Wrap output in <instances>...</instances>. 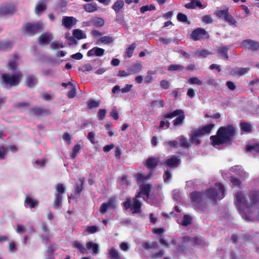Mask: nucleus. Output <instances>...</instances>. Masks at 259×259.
<instances>
[{
	"instance_id": "31",
	"label": "nucleus",
	"mask_w": 259,
	"mask_h": 259,
	"mask_svg": "<svg viewBox=\"0 0 259 259\" xmlns=\"http://www.w3.org/2000/svg\"><path fill=\"white\" fill-rule=\"evenodd\" d=\"M83 8L88 12H93L97 10V5L95 4L89 3L85 4Z\"/></svg>"
},
{
	"instance_id": "10",
	"label": "nucleus",
	"mask_w": 259,
	"mask_h": 259,
	"mask_svg": "<svg viewBox=\"0 0 259 259\" xmlns=\"http://www.w3.org/2000/svg\"><path fill=\"white\" fill-rule=\"evenodd\" d=\"M191 37L193 40H197L202 38H208L209 36L204 29L199 28L192 31Z\"/></svg>"
},
{
	"instance_id": "12",
	"label": "nucleus",
	"mask_w": 259,
	"mask_h": 259,
	"mask_svg": "<svg viewBox=\"0 0 259 259\" xmlns=\"http://www.w3.org/2000/svg\"><path fill=\"white\" fill-rule=\"evenodd\" d=\"M180 162V159L176 156H172L165 161L164 164L169 167H176L178 166Z\"/></svg>"
},
{
	"instance_id": "7",
	"label": "nucleus",
	"mask_w": 259,
	"mask_h": 259,
	"mask_svg": "<svg viewBox=\"0 0 259 259\" xmlns=\"http://www.w3.org/2000/svg\"><path fill=\"white\" fill-rule=\"evenodd\" d=\"M177 116H178L173 120V125L174 126H181L182 125L185 119V115L182 110H176L172 112L165 114L164 117L165 118H171Z\"/></svg>"
},
{
	"instance_id": "30",
	"label": "nucleus",
	"mask_w": 259,
	"mask_h": 259,
	"mask_svg": "<svg viewBox=\"0 0 259 259\" xmlns=\"http://www.w3.org/2000/svg\"><path fill=\"white\" fill-rule=\"evenodd\" d=\"M113 38L110 36H104L100 37L97 41V44H100L101 43L105 44H108L113 41Z\"/></svg>"
},
{
	"instance_id": "43",
	"label": "nucleus",
	"mask_w": 259,
	"mask_h": 259,
	"mask_svg": "<svg viewBox=\"0 0 259 259\" xmlns=\"http://www.w3.org/2000/svg\"><path fill=\"white\" fill-rule=\"evenodd\" d=\"M188 82L191 84H195L199 85H201L203 84V82L201 80H199L196 77H191L189 78L188 80Z\"/></svg>"
},
{
	"instance_id": "40",
	"label": "nucleus",
	"mask_w": 259,
	"mask_h": 259,
	"mask_svg": "<svg viewBox=\"0 0 259 259\" xmlns=\"http://www.w3.org/2000/svg\"><path fill=\"white\" fill-rule=\"evenodd\" d=\"M136 46V44L133 43L126 49L125 52V57L130 58L132 56Z\"/></svg>"
},
{
	"instance_id": "47",
	"label": "nucleus",
	"mask_w": 259,
	"mask_h": 259,
	"mask_svg": "<svg viewBox=\"0 0 259 259\" xmlns=\"http://www.w3.org/2000/svg\"><path fill=\"white\" fill-rule=\"evenodd\" d=\"M155 9V7L153 5H150L149 6H144L140 8V12L142 13H144L145 12L148 11L154 10Z\"/></svg>"
},
{
	"instance_id": "21",
	"label": "nucleus",
	"mask_w": 259,
	"mask_h": 259,
	"mask_svg": "<svg viewBox=\"0 0 259 259\" xmlns=\"http://www.w3.org/2000/svg\"><path fill=\"white\" fill-rule=\"evenodd\" d=\"M124 2L122 0H117L112 6V9L114 11L116 14H119L123 8Z\"/></svg>"
},
{
	"instance_id": "42",
	"label": "nucleus",
	"mask_w": 259,
	"mask_h": 259,
	"mask_svg": "<svg viewBox=\"0 0 259 259\" xmlns=\"http://www.w3.org/2000/svg\"><path fill=\"white\" fill-rule=\"evenodd\" d=\"M210 53L207 50H198L194 54L196 56L202 57H206Z\"/></svg>"
},
{
	"instance_id": "3",
	"label": "nucleus",
	"mask_w": 259,
	"mask_h": 259,
	"mask_svg": "<svg viewBox=\"0 0 259 259\" xmlns=\"http://www.w3.org/2000/svg\"><path fill=\"white\" fill-rule=\"evenodd\" d=\"M22 76V72L20 71L16 72L13 74L3 73L2 74V83L5 85L16 86L19 83Z\"/></svg>"
},
{
	"instance_id": "39",
	"label": "nucleus",
	"mask_w": 259,
	"mask_h": 259,
	"mask_svg": "<svg viewBox=\"0 0 259 259\" xmlns=\"http://www.w3.org/2000/svg\"><path fill=\"white\" fill-rule=\"evenodd\" d=\"M150 106L152 107H162L164 106V102L162 100L152 101L150 103Z\"/></svg>"
},
{
	"instance_id": "52",
	"label": "nucleus",
	"mask_w": 259,
	"mask_h": 259,
	"mask_svg": "<svg viewBox=\"0 0 259 259\" xmlns=\"http://www.w3.org/2000/svg\"><path fill=\"white\" fill-rule=\"evenodd\" d=\"M41 228H42V230L44 231V232L45 233V236H42L41 237L42 239L44 240L45 238H46V239L48 240V237L47 233L48 231V226H47V225L46 224V223H44L42 224Z\"/></svg>"
},
{
	"instance_id": "46",
	"label": "nucleus",
	"mask_w": 259,
	"mask_h": 259,
	"mask_svg": "<svg viewBox=\"0 0 259 259\" xmlns=\"http://www.w3.org/2000/svg\"><path fill=\"white\" fill-rule=\"evenodd\" d=\"M64 47L63 43L60 41H53L51 44V48L53 50L63 48Z\"/></svg>"
},
{
	"instance_id": "28",
	"label": "nucleus",
	"mask_w": 259,
	"mask_h": 259,
	"mask_svg": "<svg viewBox=\"0 0 259 259\" xmlns=\"http://www.w3.org/2000/svg\"><path fill=\"white\" fill-rule=\"evenodd\" d=\"M73 35L74 37L78 39L85 38L87 37L85 32L80 29H74L73 31Z\"/></svg>"
},
{
	"instance_id": "11",
	"label": "nucleus",
	"mask_w": 259,
	"mask_h": 259,
	"mask_svg": "<svg viewBox=\"0 0 259 259\" xmlns=\"http://www.w3.org/2000/svg\"><path fill=\"white\" fill-rule=\"evenodd\" d=\"M77 20L73 17L64 16L62 18V25L66 28L70 29L75 25Z\"/></svg>"
},
{
	"instance_id": "29",
	"label": "nucleus",
	"mask_w": 259,
	"mask_h": 259,
	"mask_svg": "<svg viewBox=\"0 0 259 259\" xmlns=\"http://www.w3.org/2000/svg\"><path fill=\"white\" fill-rule=\"evenodd\" d=\"M183 241L184 242H191V243L196 244V245H201L202 244V241L201 239L198 237H194L193 238H190L189 237H183Z\"/></svg>"
},
{
	"instance_id": "8",
	"label": "nucleus",
	"mask_w": 259,
	"mask_h": 259,
	"mask_svg": "<svg viewBox=\"0 0 259 259\" xmlns=\"http://www.w3.org/2000/svg\"><path fill=\"white\" fill-rule=\"evenodd\" d=\"M41 28V25L39 23H27L23 28L25 35L32 36L38 33Z\"/></svg>"
},
{
	"instance_id": "16",
	"label": "nucleus",
	"mask_w": 259,
	"mask_h": 259,
	"mask_svg": "<svg viewBox=\"0 0 259 259\" xmlns=\"http://www.w3.org/2000/svg\"><path fill=\"white\" fill-rule=\"evenodd\" d=\"M213 126L214 124H209L195 131L201 137L206 134H208L210 132L211 130L213 127Z\"/></svg>"
},
{
	"instance_id": "20",
	"label": "nucleus",
	"mask_w": 259,
	"mask_h": 259,
	"mask_svg": "<svg viewBox=\"0 0 259 259\" xmlns=\"http://www.w3.org/2000/svg\"><path fill=\"white\" fill-rule=\"evenodd\" d=\"M185 7L188 9H194L196 7L203 8L202 5L199 0H190V2L186 4Z\"/></svg>"
},
{
	"instance_id": "34",
	"label": "nucleus",
	"mask_w": 259,
	"mask_h": 259,
	"mask_svg": "<svg viewBox=\"0 0 259 259\" xmlns=\"http://www.w3.org/2000/svg\"><path fill=\"white\" fill-rule=\"evenodd\" d=\"M12 43L9 40L0 41V50H5L11 48Z\"/></svg>"
},
{
	"instance_id": "64",
	"label": "nucleus",
	"mask_w": 259,
	"mask_h": 259,
	"mask_svg": "<svg viewBox=\"0 0 259 259\" xmlns=\"http://www.w3.org/2000/svg\"><path fill=\"white\" fill-rule=\"evenodd\" d=\"M86 231L90 234H93L98 231V227L95 226L88 227Z\"/></svg>"
},
{
	"instance_id": "13",
	"label": "nucleus",
	"mask_w": 259,
	"mask_h": 259,
	"mask_svg": "<svg viewBox=\"0 0 259 259\" xmlns=\"http://www.w3.org/2000/svg\"><path fill=\"white\" fill-rule=\"evenodd\" d=\"M250 70L249 68H239L236 67L233 68L230 72V74L232 76H242L246 74Z\"/></svg>"
},
{
	"instance_id": "18",
	"label": "nucleus",
	"mask_w": 259,
	"mask_h": 259,
	"mask_svg": "<svg viewBox=\"0 0 259 259\" xmlns=\"http://www.w3.org/2000/svg\"><path fill=\"white\" fill-rule=\"evenodd\" d=\"M159 159L158 158L150 157L149 158L145 163L146 166L149 169H153L156 167Z\"/></svg>"
},
{
	"instance_id": "14",
	"label": "nucleus",
	"mask_w": 259,
	"mask_h": 259,
	"mask_svg": "<svg viewBox=\"0 0 259 259\" xmlns=\"http://www.w3.org/2000/svg\"><path fill=\"white\" fill-rule=\"evenodd\" d=\"M19 56L15 54L13 56V58L11 59L8 62L9 69L12 71L15 70L19 64Z\"/></svg>"
},
{
	"instance_id": "6",
	"label": "nucleus",
	"mask_w": 259,
	"mask_h": 259,
	"mask_svg": "<svg viewBox=\"0 0 259 259\" xmlns=\"http://www.w3.org/2000/svg\"><path fill=\"white\" fill-rule=\"evenodd\" d=\"M123 206L125 209L131 208L133 213H138L141 212V203L136 199L133 198L132 200L130 198H126L123 203Z\"/></svg>"
},
{
	"instance_id": "54",
	"label": "nucleus",
	"mask_w": 259,
	"mask_h": 259,
	"mask_svg": "<svg viewBox=\"0 0 259 259\" xmlns=\"http://www.w3.org/2000/svg\"><path fill=\"white\" fill-rule=\"evenodd\" d=\"M106 113V111L105 109H100L98 111L97 116L99 120H103Z\"/></svg>"
},
{
	"instance_id": "27",
	"label": "nucleus",
	"mask_w": 259,
	"mask_h": 259,
	"mask_svg": "<svg viewBox=\"0 0 259 259\" xmlns=\"http://www.w3.org/2000/svg\"><path fill=\"white\" fill-rule=\"evenodd\" d=\"M25 203L31 208L35 207L38 204V201L36 199H33L28 196L26 197Z\"/></svg>"
},
{
	"instance_id": "33",
	"label": "nucleus",
	"mask_w": 259,
	"mask_h": 259,
	"mask_svg": "<svg viewBox=\"0 0 259 259\" xmlns=\"http://www.w3.org/2000/svg\"><path fill=\"white\" fill-rule=\"evenodd\" d=\"M247 151L252 153L259 152V144H254L251 145H248L246 147Z\"/></svg>"
},
{
	"instance_id": "49",
	"label": "nucleus",
	"mask_w": 259,
	"mask_h": 259,
	"mask_svg": "<svg viewBox=\"0 0 259 259\" xmlns=\"http://www.w3.org/2000/svg\"><path fill=\"white\" fill-rule=\"evenodd\" d=\"M179 138L182 147H189L190 146L189 143L185 137L181 136Z\"/></svg>"
},
{
	"instance_id": "9",
	"label": "nucleus",
	"mask_w": 259,
	"mask_h": 259,
	"mask_svg": "<svg viewBox=\"0 0 259 259\" xmlns=\"http://www.w3.org/2000/svg\"><path fill=\"white\" fill-rule=\"evenodd\" d=\"M241 46L244 48L251 51H256L259 50V42L250 39L243 41Z\"/></svg>"
},
{
	"instance_id": "44",
	"label": "nucleus",
	"mask_w": 259,
	"mask_h": 259,
	"mask_svg": "<svg viewBox=\"0 0 259 259\" xmlns=\"http://www.w3.org/2000/svg\"><path fill=\"white\" fill-rule=\"evenodd\" d=\"M192 218L189 215H185L183 218L182 225L184 226H187L191 223Z\"/></svg>"
},
{
	"instance_id": "50",
	"label": "nucleus",
	"mask_w": 259,
	"mask_h": 259,
	"mask_svg": "<svg viewBox=\"0 0 259 259\" xmlns=\"http://www.w3.org/2000/svg\"><path fill=\"white\" fill-rule=\"evenodd\" d=\"M92 69H93L92 66L90 64H89V63L84 64L79 69V70H81L83 72L90 71Z\"/></svg>"
},
{
	"instance_id": "23",
	"label": "nucleus",
	"mask_w": 259,
	"mask_h": 259,
	"mask_svg": "<svg viewBox=\"0 0 259 259\" xmlns=\"http://www.w3.org/2000/svg\"><path fill=\"white\" fill-rule=\"evenodd\" d=\"M47 8V4L45 2H39L36 5L35 12L36 15H39L44 12Z\"/></svg>"
},
{
	"instance_id": "22",
	"label": "nucleus",
	"mask_w": 259,
	"mask_h": 259,
	"mask_svg": "<svg viewBox=\"0 0 259 259\" xmlns=\"http://www.w3.org/2000/svg\"><path fill=\"white\" fill-rule=\"evenodd\" d=\"M52 39L51 34L43 33L39 36V42L41 45L48 44Z\"/></svg>"
},
{
	"instance_id": "25",
	"label": "nucleus",
	"mask_w": 259,
	"mask_h": 259,
	"mask_svg": "<svg viewBox=\"0 0 259 259\" xmlns=\"http://www.w3.org/2000/svg\"><path fill=\"white\" fill-rule=\"evenodd\" d=\"M26 83L29 88H33L37 84V79L34 75H28L26 78Z\"/></svg>"
},
{
	"instance_id": "1",
	"label": "nucleus",
	"mask_w": 259,
	"mask_h": 259,
	"mask_svg": "<svg viewBox=\"0 0 259 259\" xmlns=\"http://www.w3.org/2000/svg\"><path fill=\"white\" fill-rule=\"evenodd\" d=\"M225 196L224 187L221 183L215 184L213 187L208 189L203 194L196 191L190 194L191 199L194 205L203 211L206 208V198L213 202H216L223 199Z\"/></svg>"
},
{
	"instance_id": "55",
	"label": "nucleus",
	"mask_w": 259,
	"mask_h": 259,
	"mask_svg": "<svg viewBox=\"0 0 259 259\" xmlns=\"http://www.w3.org/2000/svg\"><path fill=\"white\" fill-rule=\"evenodd\" d=\"M164 254V251L163 250H160L158 252L154 253H151L150 257L153 259H155L157 258H160L162 257Z\"/></svg>"
},
{
	"instance_id": "48",
	"label": "nucleus",
	"mask_w": 259,
	"mask_h": 259,
	"mask_svg": "<svg viewBox=\"0 0 259 259\" xmlns=\"http://www.w3.org/2000/svg\"><path fill=\"white\" fill-rule=\"evenodd\" d=\"M105 203L107 205L108 210L114 209L116 206L115 202V200L113 198L109 199L108 201Z\"/></svg>"
},
{
	"instance_id": "57",
	"label": "nucleus",
	"mask_w": 259,
	"mask_h": 259,
	"mask_svg": "<svg viewBox=\"0 0 259 259\" xmlns=\"http://www.w3.org/2000/svg\"><path fill=\"white\" fill-rule=\"evenodd\" d=\"M150 177V176L149 175L146 176L141 173H138L137 175V179L138 181H142L144 180L148 179Z\"/></svg>"
},
{
	"instance_id": "35",
	"label": "nucleus",
	"mask_w": 259,
	"mask_h": 259,
	"mask_svg": "<svg viewBox=\"0 0 259 259\" xmlns=\"http://www.w3.org/2000/svg\"><path fill=\"white\" fill-rule=\"evenodd\" d=\"M240 128L243 132L250 133L252 130V125L247 122H241L240 123Z\"/></svg>"
},
{
	"instance_id": "61",
	"label": "nucleus",
	"mask_w": 259,
	"mask_h": 259,
	"mask_svg": "<svg viewBox=\"0 0 259 259\" xmlns=\"http://www.w3.org/2000/svg\"><path fill=\"white\" fill-rule=\"evenodd\" d=\"M202 21L206 24H210L212 22V19L209 15H205L202 17Z\"/></svg>"
},
{
	"instance_id": "32",
	"label": "nucleus",
	"mask_w": 259,
	"mask_h": 259,
	"mask_svg": "<svg viewBox=\"0 0 259 259\" xmlns=\"http://www.w3.org/2000/svg\"><path fill=\"white\" fill-rule=\"evenodd\" d=\"M108 257L110 259H120L118 252L114 248H111L109 251Z\"/></svg>"
},
{
	"instance_id": "15",
	"label": "nucleus",
	"mask_w": 259,
	"mask_h": 259,
	"mask_svg": "<svg viewBox=\"0 0 259 259\" xmlns=\"http://www.w3.org/2000/svg\"><path fill=\"white\" fill-rule=\"evenodd\" d=\"M105 50L103 49L94 47L91 50H89L87 53L88 56H96L98 57H101L104 54Z\"/></svg>"
},
{
	"instance_id": "4",
	"label": "nucleus",
	"mask_w": 259,
	"mask_h": 259,
	"mask_svg": "<svg viewBox=\"0 0 259 259\" xmlns=\"http://www.w3.org/2000/svg\"><path fill=\"white\" fill-rule=\"evenodd\" d=\"M73 247L77 249L81 253L85 254L87 252V250H92L93 255H96L99 253V246L98 244L92 242H89L86 244V248L82 244L77 241L73 243Z\"/></svg>"
},
{
	"instance_id": "62",
	"label": "nucleus",
	"mask_w": 259,
	"mask_h": 259,
	"mask_svg": "<svg viewBox=\"0 0 259 259\" xmlns=\"http://www.w3.org/2000/svg\"><path fill=\"white\" fill-rule=\"evenodd\" d=\"M46 163V162L44 159L37 160L35 162V164L37 168L44 167Z\"/></svg>"
},
{
	"instance_id": "19",
	"label": "nucleus",
	"mask_w": 259,
	"mask_h": 259,
	"mask_svg": "<svg viewBox=\"0 0 259 259\" xmlns=\"http://www.w3.org/2000/svg\"><path fill=\"white\" fill-rule=\"evenodd\" d=\"M13 5H7L0 8V16L12 13L14 11Z\"/></svg>"
},
{
	"instance_id": "56",
	"label": "nucleus",
	"mask_w": 259,
	"mask_h": 259,
	"mask_svg": "<svg viewBox=\"0 0 259 259\" xmlns=\"http://www.w3.org/2000/svg\"><path fill=\"white\" fill-rule=\"evenodd\" d=\"M177 19L180 22H186L187 21V17L184 14L179 13L177 15Z\"/></svg>"
},
{
	"instance_id": "37",
	"label": "nucleus",
	"mask_w": 259,
	"mask_h": 259,
	"mask_svg": "<svg viewBox=\"0 0 259 259\" xmlns=\"http://www.w3.org/2000/svg\"><path fill=\"white\" fill-rule=\"evenodd\" d=\"M201 137L198 133L195 131L193 132L191 136V141L194 143L196 145H199L200 143V141L198 139V137Z\"/></svg>"
},
{
	"instance_id": "60",
	"label": "nucleus",
	"mask_w": 259,
	"mask_h": 259,
	"mask_svg": "<svg viewBox=\"0 0 259 259\" xmlns=\"http://www.w3.org/2000/svg\"><path fill=\"white\" fill-rule=\"evenodd\" d=\"M230 181L232 183V184L235 186H239L240 184V182L239 180L237 178L233 177H231L230 178Z\"/></svg>"
},
{
	"instance_id": "63",
	"label": "nucleus",
	"mask_w": 259,
	"mask_h": 259,
	"mask_svg": "<svg viewBox=\"0 0 259 259\" xmlns=\"http://www.w3.org/2000/svg\"><path fill=\"white\" fill-rule=\"evenodd\" d=\"M75 88L72 85L70 90L68 93L67 96L69 98H72L75 96Z\"/></svg>"
},
{
	"instance_id": "26",
	"label": "nucleus",
	"mask_w": 259,
	"mask_h": 259,
	"mask_svg": "<svg viewBox=\"0 0 259 259\" xmlns=\"http://www.w3.org/2000/svg\"><path fill=\"white\" fill-rule=\"evenodd\" d=\"M229 47L227 46H221L217 49V52L222 55V57L225 59H228V51Z\"/></svg>"
},
{
	"instance_id": "53",
	"label": "nucleus",
	"mask_w": 259,
	"mask_h": 259,
	"mask_svg": "<svg viewBox=\"0 0 259 259\" xmlns=\"http://www.w3.org/2000/svg\"><path fill=\"white\" fill-rule=\"evenodd\" d=\"M172 175L169 171L167 170L163 175L164 181L165 183H169L171 180Z\"/></svg>"
},
{
	"instance_id": "2",
	"label": "nucleus",
	"mask_w": 259,
	"mask_h": 259,
	"mask_svg": "<svg viewBox=\"0 0 259 259\" xmlns=\"http://www.w3.org/2000/svg\"><path fill=\"white\" fill-rule=\"evenodd\" d=\"M234 133V128L231 125L221 127L217 132V136L210 137L212 145L215 146L228 142L232 139Z\"/></svg>"
},
{
	"instance_id": "17",
	"label": "nucleus",
	"mask_w": 259,
	"mask_h": 259,
	"mask_svg": "<svg viewBox=\"0 0 259 259\" xmlns=\"http://www.w3.org/2000/svg\"><path fill=\"white\" fill-rule=\"evenodd\" d=\"M151 188V185L150 184H144L140 187V192H139L136 196V198L140 197L141 194H143L148 197L150 189Z\"/></svg>"
},
{
	"instance_id": "38",
	"label": "nucleus",
	"mask_w": 259,
	"mask_h": 259,
	"mask_svg": "<svg viewBox=\"0 0 259 259\" xmlns=\"http://www.w3.org/2000/svg\"><path fill=\"white\" fill-rule=\"evenodd\" d=\"M142 65L141 64L137 63L132 66L130 68V70L131 71V74L137 73L139 72L142 69Z\"/></svg>"
},
{
	"instance_id": "41",
	"label": "nucleus",
	"mask_w": 259,
	"mask_h": 259,
	"mask_svg": "<svg viewBox=\"0 0 259 259\" xmlns=\"http://www.w3.org/2000/svg\"><path fill=\"white\" fill-rule=\"evenodd\" d=\"M215 14L218 17L225 19L229 14L228 9H226L225 10L218 11L216 12Z\"/></svg>"
},
{
	"instance_id": "45",
	"label": "nucleus",
	"mask_w": 259,
	"mask_h": 259,
	"mask_svg": "<svg viewBox=\"0 0 259 259\" xmlns=\"http://www.w3.org/2000/svg\"><path fill=\"white\" fill-rule=\"evenodd\" d=\"M80 149L81 145L77 143L74 146L72 150V153L71 155L72 158H75L76 157L77 153L79 152Z\"/></svg>"
},
{
	"instance_id": "51",
	"label": "nucleus",
	"mask_w": 259,
	"mask_h": 259,
	"mask_svg": "<svg viewBox=\"0 0 259 259\" xmlns=\"http://www.w3.org/2000/svg\"><path fill=\"white\" fill-rule=\"evenodd\" d=\"M224 20L230 25H235L236 23V21L235 19L229 14Z\"/></svg>"
},
{
	"instance_id": "5",
	"label": "nucleus",
	"mask_w": 259,
	"mask_h": 259,
	"mask_svg": "<svg viewBox=\"0 0 259 259\" xmlns=\"http://www.w3.org/2000/svg\"><path fill=\"white\" fill-rule=\"evenodd\" d=\"M65 186L61 183H58L55 187V200L53 206L55 209H59L62 205V195L65 191Z\"/></svg>"
},
{
	"instance_id": "58",
	"label": "nucleus",
	"mask_w": 259,
	"mask_h": 259,
	"mask_svg": "<svg viewBox=\"0 0 259 259\" xmlns=\"http://www.w3.org/2000/svg\"><path fill=\"white\" fill-rule=\"evenodd\" d=\"M99 105V104L98 102L94 101V100H91L89 101L88 104V107L90 109L93 108H96L98 107Z\"/></svg>"
},
{
	"instance_id": "24",
	"label": "nucleus",
	"mask_w": 259,
	"mask_h": 259,
	"mask_svg": "<svg viewBox=\"0 0 259 259\" xmlns=\"http://www.w3.org/2000/svg\"><path fill=\"white\" fill-rule=\"evenodd\" d=\"M78 182L79 184H76L74 186V193L76 195H79L83 190V185L84 183V178H79Z\"/></svg>"
},
{
	"instance_id": "36",
	"label": "nucleus",
	"mask_w": 259,
	"mask_h": 259,
	"mask_svg": "<svg viewBox=\"0 0 259 259\" xmlns=\"http://www.w3.org/2000/svg\"><path fill=\"white\" fill-rule=\"evenodd\" d=\"M93 26L102 27L104 24V21L102 18H96L92 19Z\"/></svg>"
},
{
	"instance_id": "59",
	"label": "nucleus",
	"mask_w": 259,
	"mask_h": 259,
	"mask_svg": "<svg viewBox=\"0 0 259 259\" xmlns=\"http://www.w3.org/2000/svg\"><path fill=\"white\" fill-rule=\"evenodd\" d=\"M184 67L182 65H177V64H173L171 65H170L168 68V70L170 71H175L177 70H179L180 69L183 68Z\"/></svg>"
}]
</instances>
